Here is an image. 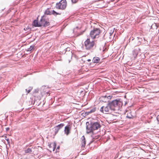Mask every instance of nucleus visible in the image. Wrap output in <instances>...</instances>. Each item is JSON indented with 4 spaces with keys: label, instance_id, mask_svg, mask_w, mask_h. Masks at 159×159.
I'll return each mask as SVG.
<instances>
[{
    "label": "nucleus",
    "instance_id": "obj_1",
    "mask_svg": "<svg viewBox=\"0 0 159 159\" xmlns=\"http://www.w3.org/2000/svg\"><path fill=\"white\" fill-rule=\"evenodd\" d=\"M86 125L87 133L93 132L95 130H98L101 127L100 124L99 122H92L90 124L89 122H87Z\"/></svg>",
    "mask_w": 159,
    "mask_h": 159
},
{
    "label": "nucleus",
    "instance_id": "obj_2",
    "mask_svg": "<svg viewBox=\"0 0 159 159\" xmlns=\"http://www.w3.org/2000/svg\"><path fill=\"white\" fill-rule=\"evenodd\" d=\"M112 111H115L119 109L120 107H121L123 103L120 100H115L109 102Z\"/></svg>",
    "mask_w": 159,
    "mask_h": 159
},
{
    "label": "nucleus",
    "instance_id": "obj_3",
    "mask_svg": "<svg viewBox=\"0 0 159 159\" xmlns=\"http://www.w3.org/2000/svg\"><path fill=\"white\" fill-rule=\"evenodd\" d=\"M84 46L87 50H90L96 45L94 41L91 40L89 39H88L84 42Z\"/></svg>",
    "mask_w": 159,
    "mask_h": 159
},
{
    "label": "nucleus",
    "instance_id": "obj_4",
    "mask_svg": "<svg viewBox=\"0 0 159 159\" xmlns=\"http://www.w3.org/2000/svg\"><path fill=\"white\" fill-rule=\"evenodd\" d=\"M67 5L66 0H61L59 2L57 3L55 7L58 9L64 10L66 8Z\"/></svg>",
    "mask_w": 159,
    "mask_h": 159
},
{
    "label": "nucleus",
    "instance_id": "obj_5",
    "mask_svg": "<svg viewBox=\"0 0 159 159\" xmlns=\"http://www.w3.org/2000/svg\"><path fill=\"white\" fill-rule=\"evenodd\" d=\"M100 33V30L98 28H94L93 30L91 31L90 36L92 39L98 38L99 34Z\"/></svg>",
    "mask_w": 159,
    "mask_h": 159
},
{
    "label": "nucleus",
    "instance_id": "obj_6",
    "mask_svg": "<svg viewBox=\"0 0 159 159\" xmlns=\"http://www.w3.org/2000/svg\"><path fill=\"white\" fill-rule=\"evenodd\" d=\"M112 110V111L109 103L108 104L107 106L105 107L104 106L102 107L100 110V111L105 114H107L108 112H110Z\"/></svg>",
    "mask_w": 159,
    "mask_h": 159
},
{
    "label": "nucleus",
    "instance_id": "obj_7",
    "mask_svg": "<svg viewBox=\"0 0 159 159\" xmlns=\"http://www.w3.org/2000/svg\"><path fill=\"white\" fill-rule=\"evenodd\" d=\"M40 26L46 27L49 25L50 23L46 18L43 17L39 21Z\"/></svg>",
    "mask_w": 159,
    "mask_h": 159
},
{
    "label": "nucleus",
    "instance_id": "obj_8",
    "mask_svg": "<svg viewBox=\"0 0 159 159\" xmlns=\"http://www.w3.org/2000/svg\"><path fill=\"white\" fill-rule=\"evenodd\" d=\"M49 89L46 86H43L41 88V94L43 96L47 94H49Z\"/></svg>",
    "mask_w": 159,
    "mask_h": 159
},
{
    "label": "nucleus",
    "instance_id": "obj_9",
    "mask_svg": "<svg viewBox=\"0 0 159 159\" xmlns=\"http://www.w3.org/2000/svg\"><path fill=\"white\" fill-rule=\"evenodd\" d=\"M45 14L47 15H51L53 14L54 15L60 14L56 12L55 11L52 10V11H50L48 9L46 10L45 11Z\"/></svg>",
    "mask_w": 159,
    "mask_h": 159
},
{
    "label": "nucleus",
    "instance_id": "obj_10",
    "mask_svg": "<svg viewBox=\"0 0 159 159\" xmlns=\"http://www.w3.org/2000/svg\"><path fill=\"white\" fill-rule=\"evenodd\" d=\"M49 150L50 151H54L56 147V143H51L49 145Z\"/></svg>",
    "mask_w": 159,
    "mask_h": 159
},
{
    "label": "nucleus",
    "instance_id": "obj_11",
    "mask_svg": "<svg viewBox=\"0 0 159 159\" xmlns=\"http://www.w3.org/2000/svg\"><path fill=\"white\" fill-rule=\"evenodd\" d=\"M125 114L127 115V117L128 118L131 119L134 117V115L132 114V113L131 110L127 111Z\"/></svg>",
    "mask_w": 159,
    "mask_h": 159
},
{
    "label": "nucleus",
    "instance_id": "obj_12",
    "mask_svg": "<svg viewBox=\"0 0 159 159\" xmlns=\"http://www.w3.org/2000/svg\"><path fill=\"white\" fill-rule=\"evenodd\" d=\"M81 148L83 149L85 148L86 144V140L84 136L81 138Z\"/></svg>",
    "mask_w": 159,
    "mask_h": 159
},
{
    "label": "nucleus",
    "instance_id": "obj_13",
    "mask_svg": "<svg viewBox=\"0 0 159 159\" xmlns=\"http://www.w3.org/2000/svg\"><path fill=\"white\" fill-rule=\"evenodd\" d=\"M64 125L63 124H61L57 126H56V127H55V132L56 134H57L58 132V131L59 130L62 128L63 126Z\"/></svg>",
    "mask_w": 159,
    "mask_h": 159
},
{
    "label": "nucleus",
    "instance_id": "obj_14",
    "mask_svg": "<svg viewBox=\"0 0 159 159\" xmlns=\"http://www.w3.org/2000/svg\"><path fill=\"white\" fill-rule=\"evenodd\" d=\"M70 126H66L65 127L64 132L67 135H68L70 133Z\"/></svg>",
    "mask_w": 159,
    "mask_h": 159
},
{
    "label": "nucleus",
    "instance_id": "obj_15",
    "mask_svg": "<svg viewBox=\"0 0 159 159\" xmlns=\"http://www.w3.org/2000/svg\"><path fill=\"white\" fill-rule=\"evenodd\" d=\"M100 61V58L98 57H94L93 60V63H98Z\"/></svg>",
    "mask_w": 159,
    "mask_h": 159
},
{
    "label": "nucleus",
    "instance_id": "obj_16",
    "mask_svg": "<svg viewBox=\"0 0 159 159\" xmlns=\"http://www.w3.org/2000/svg\"><path fill=\"white\" fill-rule=\"evenodd\" d=\"M150 159H154L156 157V155L155 154L150 151Z\"/></svg>",
    "mask_w": 159,
    "mask_h": 159
},
{
    "label": "nucleus",
    "instance_id": "obj_17",
    "mask_svg": "<svg viewBox=\"0 0 159 159\" xmlns=\"http://www.w3.org/2000/svg\"><path fill=\"white\" fill-rule=\"evenodd\" d=\"M33 25L35 27H40V24H39V23L38 22V21L36 20H35L33 21Z\"/></svg>",
    "mask_w": 159,
    "mask_h": 159
},
{
    "label": "nucleus",
    "instance_id": "obj_18",
    "mask_svg": "<svg viewBox=\"0 0 159 159\" xmlns=\"http://www.w3.org/2000/svg\"><path fill=\"white\" fill-rule=\"evenodd\" d=\"M138 54V51L136 50H134L133 51V55L134 58L137 57Z\"/></svg>",
    "mask_w": 159,
    "mask_h": 159
},
{
    "label": "nucleus",
    "instance_id": "obj_19",
    "mask_svg": "<svg viewBox=\"0 0 159 159\" xmlns=\"http://www.w3.org/2000/svg\"><path fill=\"white\" fill-rule=\"evenodd\" d=\"M25 152L26 153H30L32 152V149L31 148H28L25 150Z\"/></svg>",
    "mask_w": 159,
    "mask_h": 159
},
{
    "label": "nucleus",
    "instance_id": "obj_20",
    "mask_svg": "<svg viewBox=\"0 0 159 159\" xmlns=\"http://www.w3.org/2000/svg\"><path fill=\"white\" fill-rule=\"evenodd\" d=\"M34 49V46H31L29 48H28L26 50L27 51H30Z\"/></svg>",
    "mask_w": 159,
    "mask_h": 159
},
{
    "label": "nucleus",
    "instance_id": "obj_21",
    "mask_svg": "<svg viewBox=\"0 0 159 159\" xmlns=\"http://www.w3.org/2000/svg\"><path fill=\"white\" fill-rule=\"evenodd\" d=\"M96 109L95 108H93L92 109L90 110L89 111H88L87 112L88 114H90L93 112H94L95 111Z\"/></svg>",
    "mask_w": 159,
    "mask_h": 159
},
{
    "label": "nucleus",
    "instance_id": "obj_22",
    "mask_svg": "<svg viewBox=\"0 0 159 159\" xmlns=\"http://www.w3.org/2000/svg\"><path fill=\"white\" fill-rule=\"evenodd\" d=\"M32 88L31 87H30L29 88V89L28 90H27V89H26V91H27V93H29L30 92V91H31V90H32Z\"/></svg>",
    "mask_w": 159,
    "mask_h": 159
},
{
    "label": "nucleus",
    "instance_id": "obj_23",
    "mask_svg": "<svg viewBox=\"0 0 159 159\" xmlns=\"http://www.w3.org/2000/svg\"><path fill=\"white\" fill-rule=\"evenodd\" d=\"M150 116H150V118L151 117V118H152L153 116H155V115L154 113H151L150 114Z\"/></svg>",
    "mask_w": 159,
    "mask_h": 159
},
{
    "label": "nucleus",
    "instance_id": "obj_24",
    "mask_svg": "<svg viewBox=\"0 0 159 159\" xmlns=\"http://www.w3.org/2000/svg\"><path fill=\"white\" fill-rule=\"evenodd\" d=\"M72 2L73 3H76L78 1V0H71Z\"/></svg>",
    "mask_w": 159,
    "mask_h": 159
},
{
    "label": "nucleus",
    "instance_id": "obj_25",
    "mask_svg": "<svg viewBox=\"0 0 159 159\" xmlns=\"http://www.w3.org/2000/svg\"><path fill=\"white\" fill-rule=\"evenodd\" d=\"M5 139L7 140V141L8 144H9V139H8V138H7V137L6 136L5 137Z\"/></svg>",
    "mask_w": 159,
    "mask_h": 159
},
{
    "label": "nucleus",
    "instance_id": "obj_26",
    "mask_svg": "<svg viewBox=\"0 0 159 159\" xmlns=\"http://www.w3.org/2000/svg\"><path fill=\"white\" fill-rule=\"evenodd\" d=\"M157 121L159 123V115H158V116H157Z\"/></svg>",
    "mask_w": 159,
    "mask_h": 159
},
{
    "label": "nucleus",
    "instance_id": "obj_27",
    "mask_svg": "<svg viewBox=\"0 0 159 159\" xmlns=\"http://www.w3.org/2000/svg\"><path fill=\"white\" fill-rule=\"evenodd\" d=\"M9 129V128H6V130L7 131H8Z\"/></svg>",
    "mask_w": 159,
    "mask_h": 159
},
{
    "label": "nucleus",
    "instance_id": "obj_28",
    "mask_svg": "<svg viewBox=\"0 0 159 159\" xmlns=\"http://www.w3.org/2000/svg\"><path fill=\"white\" fill-rule=\"evenodd\" d=\"M66 49L67 50H70V48H66Z\"/></svg>",
    "mask_w": 159,
    "mask_h": 159
},
{
    "label": "nucleus",
    "instance_id": "obj_29",
    "mask_svg": "<svg viewBox=\"0 0 159 159\" xmlns=\"http://www.w3.org/2000/svg\"><path fill=\"white\" fill-rule=\"evenodd\" d=\"M91 61V60H90V59H88V61H89H89Z\"/></svg>",
    "mask_w": 159,
    "mask_h": 159
},
{
    "label": "nucleus",
    "instance_id": "obj_30",
    "mask_svg": "<svg viewBox=\"0 0 159 159\" xmlns=\"http://www.w3.org/2000/svg\"><path fill=\"white\" fill-rule=\"evenodd\" d=\"M109 34H110V36H111V35H112V33H110Z\"/></svg>",
    "mask_w": 159,
    "mask_h": 159
}]
</instances>
